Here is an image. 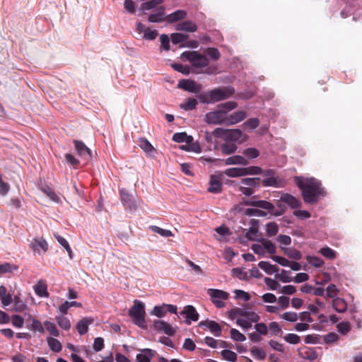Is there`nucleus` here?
Instances as JSON below:
<instances>
[{"label":"nucleus","mask_w":362,"mask_h":362,"mask_svg":"<svg viewBox=\"0 0 362 362\" xmlns=\"http://www.w3.org/2000/svg\"><path fill=\"white\" fill-rule=\"evenodd\" d=\"M247 117L245 111L239 110L226 117V125H233L243 121Z\"/></svg>","instance_id":"obj_18"},{"label":"nucleus","mask_w":362,"mask_h":362,"mask_svg":"<svg viewBox=\"0 0 362 362\" xmlns=\"http://www.w3.org/2000/svg\"><path fill=\"white\" fill-rule=\"evenodd\" d=\"M295 182L301 191L303 201L307 204H313L326 195L321 182L315 177H295Z\"/></svg>","instance_id":"obj_1"},{"label":"nucleus","mask_w":362,"mask_h":362,"mask_svg":"<svg viewBox=\"0 0 362 362\" xmlns=\"http://www.w3.org/2000/svg\"><path fill=\"white\" fill-rule=\"evenodd\" d=\"M151 23H161L166 21V15L163 6H160L155 13H151L148 17Z\"/></svg>","instance_id":"obj_21"},{"label":"nucleus","mask_w":362,"mask_h":362,"mask_svg":"<svg viewBox=\"0 0 362 362\" xmlns=\"http://www.w3.org/2000/svg\"><path fill=\"white\" fill-rule=\"evenodd\" d=\"M245 175H257L262 173V169L259 166L245 167Z\"/></svg>","instance_id":"obj_62"},{"label":"nucleus","mask_w":362,"mask_h":362,"mask_svg":"<svg viewBox=\"0 0 362 362\" xmlns=\"http://www.w3.org/2000/svg\"><path fill=\"white\" fill-rule=\"evenodd\" d=\"M198 101L194 98H187L183 103L180 105V107L185 111H190L196 109Z\"/></svg>","instance_id":"obj_35"},{"label":"nucleus","mask_w":362,"mask_h":362,"mask_svg":"<svg viewBox=\"0 0 362 362\" xmlns=\"http://www.w3.org/2000/svg\"><path fill=\"white\" fill-rule=\"evenodd\" d=\"M332 308L336 312L343 313L347 310V303L341 298H335L332 300Z\"/></svg>","instance_id":"obj_25"},{"label":"nucleus","mask_w":362,"mask_h":362,"mask_svg":"<svg viewBox=\"0 0 362 362\" xmlns=\"http://www.w3.org/2000/svg\"><path fill=\"white\" fill-rule=\"evenodd\" d=\"M14 303V310L17 312H23L26 308L25 303L20 298L19 296H15L13 298Z\"/></svg>","instance_id":"obj_55"},{"label":"nucleus","mask_w":362,"mask_h":362,"mask_svg":"<svg viewBox=\"0 0 362 362\" xmlns=\"http://www.w3.org/2000/svg\"><path fill=\"white\" fill-rule=\"evenodd\" d=\"M262 185L264 187H279L278 179L275 176L264 179L262 180Z\"/></svg>","instance_id":"obj_64"},{"label":"nucleus","mask_w":362,"mask_h":362,"mask_svg":"<svg viewBox=\"0 0 362 362\" xmlns=\"http://www.w3.org/2000/svg\"><path fill=\"white\" fill-rule=\"evenodd\" d=\"M163 3V0H150L141 4V8L144 10H151L156 8L158 5Z\"/></svg>","instance_id":"obj_57"},{"label":"nucleus","mask_w":362,"mask_h":362,"mask_svg":"<svg viewBox=\"0 0 362 362\" xmlns=\"http://www.w3.org/2000/svg\"><path fill=\"white\" fill-rule=\"evenodd\" d=\"M177 87L189 93L198 94L201 92L202 86L194 81L189 79H182L179 81Z\"/></svg>","instance_id":"obj_9"},{"label":"nucleus","mask_w":362,"mask_h":362,"mask_svg":"<svg viewBox=\"0 0 362 362\" xmlns=\"http://www.w3.org/2000/svg\"><path fill=\"white\" fill-rule=\"evenodd\" d=\"M181 150L188 151V152H194V153H200L202 151L201 147L198 142H194V140L189 143H185L184 145H181L180 146Z\"/></svg>","instance_id":"obj_31"},{"label":"nucleus","mask_w":362,"mask_h":362,"mask_svg":"<svg viewBox=\"0 0 362 362\" xmlns=\"http://www.w3.org/2000/svg\"><path fill=\"white\" fill-rule=\"evenodd\" d=\"M214 134L216 137L223 138L228 142H238L241 144L245 141L243 132L239 129H226L218 127L214 130Z\"/></svg>","instance_id":"obj_5"},{"label":"nucleus","mask_w":362,"mask_h":362,"mask_svg":"<svg viewBox=\"0 0 362 362\" xmlns=\"http://www.w3.org/2000/svg\"><path fill=\"white\" fill-rule=\"evenodd\" d=\"M284 251L285 255H287L289 258L296 260H300L302 258L301 252L295 248L286 247L284 249Z\"/></svg>","instance_id":"obj_39"},{"label":"nucleus","mask_w":362,"mask_h":362,"mask_svg":"<svg viewBox=\"0 0 362 362\" xmlns=\"http://www.w3.org/2000/svg\"><path fill=\"white\" fill-rule=\"evenodd\" d=\"M119 194L122 204L126 209L133 211L137 209L135 201L132 199V195L128 193L127 189H122Z\"/></svg>","instance_id":"obj_10"},{"label":"nucleus","mask_w":362,"mask_h":362,"mask_svg":"<svg viewBox=\"0 0 362 362\" xmlns=\"http://www.w3.org/2000/svg\"><path fill=\"white\" fill-rule=\"evenodd\" d=\"M319 252L326 259H334L337 257V252L333 249L329 247H322Z\"/></svg>","instance_id":"obj_40"},{"label":"nucleus","mask_w":362,"mask_h":362,"mask_svg":"<svg viewBox=\"0 0 362 362\" xmlns=\"http://www.w3.org/2000/svg\"><path fill=\"white\" fill-rule=\"evenodd\" d=\"M153 327L154 329L159 333L163 332L164 334H167L168 336H173L175 333V329L168 322L156 320L153 322Z\"/></svg>","instance_id":"obj_11"},{"label":"nucleus","mask_w":362,"mask_h":362,"mask_svg":"<svg viewBox=\"0 0 362 362\" xmlns=\"http://www.w3.org/2000/svg\"><path fill=\"white\" fill-rule=\"evenodd\" d=\"M238 107V103L235 101H228L218 105L221 111L226 112V115L230 110L235 109Z\"/></svg>","instance_id":"obj_44"},{"label":"nucleus","mask_w":362,"mask_h":362,"mask_svg":"<svg viewBox=\"0 0 362 362\" xmlns=\"http://www.w3.org/2000/svg\"><path fill=\"white\" fill-rule=\"evenodd\" d=\"M225 163L226 165H247L249 162L248 160L243 156L235 155L230 157H228L226 159Z\"/></svg>","instance_id":"obj_28"},{"label":"nucleus","mask_w":362,"mask_h":362,"mask_svg":"<svg viewBox=\"0 0 362 362\" xmlns=\"http://www.w3.org/2000/svg\"><path fill=\"white\" fill-rule=\"evenodd\" d=\"M252 356L257 360H264L267 357V353L262 349L253 346L250 349Z\"/></svg>","instance_id":"obj_37"},{"label":"nucleus","mask_w":362,"mask_h":362,"mask_svg":"<svg viewBox=\"0 0 362 362\" xmlns=\"http://www.w3.org/2000/svg\"><path fill=\"white\" fill-rule=\"evenodd\" d=\"M207 294L210 296L211 302L217 308H224L226 306L224 301L228 300L230 296L228 292L216 288H209Z\"/></svg>","instance_id":"obj_6"},{"label":"nucleus","mask_w":362,"mask_h":362,"mask_svg":"<svg viewBox=\"0 0 362 362\" xmlns=\"http://www.w3.org/2000/svg\"><path fill=\"white\" fill-rule=\"evenodd\" d=\"M176 30L179 31L194 33L197 31V26L195 23L190 21H186L178 23L176 26Z\"/></svg>","instance_id":"obj_24"},{"label":"nucleus","mask_w":362,"mask_h":362,"mask_svg":"<svg viewBox=\"0 0 362 362\" xmlns=\"http://www.w3.org/2000/svg\"><path fill=\"white\" fill-rule=\"evenodd\" d=\"M284 339L286 342L290 344H298L300 342V337L296 334L293 333L286 334L284 337Z\"/></svg>","instance_id":"obj_54"},{"label":"nucleus","mask_w":362,"mask_h":362,"mask_svg":"<svg viewBox=\"0 0 362 362\" xmlns=\"http://www.w3.org/2000/svg\"><path fill=\"white\" fill-rule=\"evenodd\" d=\"M243 153L250 159H254L259 156V151L255 148H247L243 150Z\"/></svg>","instance_id":"obj_60"},{"label":"nucleus","mask_w":362,"mask_h":362,"mask_svg":"<svg viewBox=\"0 0 362 362\" xmlns=\"http://www.w3.org/2000/svg\"><path fill=\"white\" fill-rule=\"evenodd\" d=\"M171 66L174 70L184 75H189L190 74V67L188 65H184L180 63H174L172 64Z\"/></svg>","instance_id":"obj_49"},{"label":"nucleus","mask_w":362,"mask_h":362,"mask_svg":"<svg viewBox=\"0 0 362 362\" xmlns=\"http://www.w3.org/2000/svg\"><path fill=\"white\" fill-rule=\"evenodd\" d=\"M258 267L269 275H272L279 271V268L276 265H273L269 262L266 261L259 262L258 263Z\"/></svg>","instance_id":"obj_29"},{"label":"nucleus","mask_w":362,"mask_h":362,"mask_svg":"<svg viewBox=\"0 0 362 362\" xmlns=\"http://www.w3.org/2000/svg\"><path fill=\"white\" fill-rule=\"evenodd\" d=\"M222 187V182L215 175H211L209 181V187L207 189L208 192L213 194H218L221 192Z\"/></svg>","instance_id":"obj_23"},{"label":"nucleus","mask_w":362,"mask_h":362,"mask_svg":"<svg viewBox=\"0 0 362 362\" xmlns=\"http://www.w3.org/2000/svg\"><path fill=\"white\" fill-rule=\"evenodd\" d=\"M44 325L46 330L53 337H58L59 336V331L57 326L50 321L46 320L44 322Z\"/></svg>","instance_id":"obj_41"},{"label":"nucleus","mask_w":362,"mask_h":362,"mask_svg":"<svg viewBox=\"0 0 362 362\" xmlns=\"http://www.w3.org/2000/svg\"><path fill=\"white\" fill-rule=\"evenodd\" d=\"M307 261L310 265L316 268H320L325 264L324 261L317 256H308Z\"/></svg>","instance_id":"obj_51"},{"label":"nucleus","mask_w":362,"mask_h":362,"mask_svg":"<svg viewBox=\"0 0 362 362\" xmlns=\"http://www.w3.org/2000/svg\"><path fill=\"white\" fill-rule=\"evenodd\" d=\"M17 269H18V267L16 265L10 264L8 262L0 264V274L11 273L13 271L17 270Z\"/></svg>","instance_id":"obj_50"},{"label":"nucleus","mask_w":362,"mask_h":362,"mask_svg":"<svg viewBox=\"0 0 362 362\" xmlns=\"http://www.w3.org/2000/svg\"><path fill=\"white\" fill-rule=\"evenodd\" d=\"M93 322L92 317H83L76 325V329L80 335L86 334L88 331V326Z\"/></svg>","instance_id":"obj_22"},{"label":"nucleus","mask_w":362,"mask_h":362,"mask_svg":"<svg viewBox=\"0 0 362 362\" xmlns=\"http://www.w3.org/2000/svg\"><path fill=\"white\" fill-rule=\"evenodd\" d=\"M258 242H260L261 244H262L264 252L267 251L268 253L271 255H274L276 253V247L271 240L261 238H259Z\"/></svg>","instance_id":"obj_32"},{"label":"nucleus","mask_w":362,"mask_h":362,"mask_svg":"<svg viewBox=\"0 0 362 362\" xmlns=\"http://www.w3.org/2000/svg\"><path fill=\"white\" fill-rule=\"evenodd\" d=\"M230 334L231 339L235 341L242 342L246 340L245 336L236 329L232 328Z\"/></svg>","instance_id":"obj_56"},{"label":"nucleus","mask_w":362,"mask_h":362,"mask_svg":"<svg viewBox=\"0 0 362 362\" xmlns=\"http://www.w3.org/2000/svg\"><path fill=\"white\" fill-rule=\"evenodd\" d=\"M205 54L213 61H217L221 56L220 52L216 47H209L206 49Z\"/></svg>","instance_id":"obj_52"},{"label":"nucleus","mask_w":362,"mask_h":362,"mask_svg":"<svg viewBox=\"0 0 362 362\" xmlns=\"http://www.w3.org/2000/svg\"><path fill=\"white\" fill-rule=\"evenodd\" d=\"M226 112L219 108L214 111L209 112L205 115V122L211 124H225L226 122Z\"/></svg>","instance_id":"obj_7"},{"label":"nucleus","mask_w":362,"mask_h":362,"mask_svg":"<svg viewBox=\"0 0 362 362\" xmlns=\"http://www.w3.org/2000/svg\"><path fill=\"white\" fill-rule=\"evenodd\" d=\"M173 141L177 143H189L193 141V137L187 135L186 132H178L173 134Z\"/></svg>","instance_id":"obj_30"},{"label":"nucleus","mask_w":362,"mask_h":362,"mask_svg":"<svg viewBox=\"0 0 362 362\" xmlns=\"http://www.w3.org/2000/svg\"><path fill=\"white\" fill-rule=\"evenodd\" d=\"M181 57L189 62L191 66L197 69H202L209 65L207 57L202 54L198 51H185L182 52Z\"/></svg>","instance_id":"obj_4"},{"label":"nucleus","mask_w":362,"mask_h":362,"mask_svg":"<svg viewBox=\"0 0 362 362\" xmlns=\"http://www.w3.org/2000/svg\"><path fill=\"white\" fill-rule=\"evenodd\" d=\"M318 354L317 351L313 348H308V349L303 353V357L310 361H313L317 358Z\"/></svg>","instance_id":"obj_63"},{"label":"nucleus","mask_w":362,"mask_h":362,"mask_svg":"<svg viewBox=\"0 0 362 362\" xmlns=\"http://www.w3.org/2000/svg\"><path fill=\"white\" fill-rule=\"evenodd\" d=\"M225 174L226 176L230 177H238L245 176L244 168H228L225 170Z\"/></svg>","instance_id":"obj_33"},{"label":"nucleus","mask_w":362,"mask_h":362,"mask_svg":"<svg viewBox=\"0 0 362 362\" xmlns=\"http://www.w3.org/2000/svg\"><path fill=\"white\" fill-rule=\"evenodd\" d=\"M30 248L38 255L44 254L48 250L47 242L42 237L34 238L29 244Z\"/></svg>","instance_id":"obj_8"},{"label":"nucleus","mask_w":362,"mask_h":362,"mask_svg":"<svg viewBox=\"0 0 362 362\" xmlns=\"http://www.w3.org/2000/svg\"><path fill=\"white\" fill-rule=\"evenodd\" d=\"M261 179L259 177H245L242 178L240 181V182H238L236 181H231L232 185L233 186H238V185H243L247 187H250L252 189L254 188H259L260 187V182Z\"/></svg>","instance_id":"obj_16"},{"label":"nucleus","mask_w":362,"mask_h":362,"mask_svg":"<svg viewBox=\"0 0 362 362\" xmlns=\"http://www.w3.org/2000/svg\"><path fill=\"white\" fill-rule=\"evenodd\" d=\"M149 229L153 233H158L164 238H169L173 235L171 230L163 229L156 226H150Z\"/></svg>","instance_id":"obj_42"},{"label":"nucleus","mask_w":362,"mask_h":362,"mask_svg":"<svg viewBox=\"0 0 362 362\" xmlns=\"http://www.w3.org/2000/svg\"><path fill=\"white\" fill-rule=\"evenodd\" d=\"M271 331V335L277 336L283 333L281 328L276 322H272L268 325V330Z\"/></svg>","instance_id":"obj_58"},{"label":"nucleus","mask_w":362,"mask_h":362,"mask_svg":"<svg viewBox=\"0 0 362 362\" xmlns=\"http://www.w3.org/2000/svg\"><path fill=\"white\" fill-rule=\"evenodd\" d=\"M242 315L246 317V318L252 323L257 322L259 320L260 317L259 315L253 311H244L241 313Z\"/></svg>","instance_id":"obj_61"},{"label":"nucleus","mask_w":362,"mask_h":362,"mask_svg":"<svg viewBox=\"0 0 362 362\" xmlns=\"http://www.w3.org/2000/svg\"><path fill=\"white\" fill-rule=\"evenodd\" d=\"M246 206H255L260 209L272 211L274 209V206L272 203L266 200H247L244 202Z\"/></svg>","instance_id":"obj_17"},{"label":"nucleus","mask_w":362,"mask_h":362,"mask_svg":"<svg viewBox=\"0 0 362 362\" xmlns=\"http://www.w3.org/2000/svg\"><path fill=\"white\" fill-rule=\"evenodd\" d=\"M237 148L238 147L235 143L226 141V144H223L221 146V150L223 154L230 155L236 151Z\"/></svg>","instance_id":"obj_36"},{"label":"nucleus","mask_w":362,"mask_h":362,"mask_svg":"<svg viewBox=\"0 0 362 362\" xmlns=\"http://www.w3.org/2000/svg\"><path fill=\"white\" fill-rule=\"evenodd\" d=\"M278 232L279 227L275 222H269L266 225V233L269 237L276 235Z\"/></svg>","instance_id":"obj_46"},{"label":"nucleus","mask_w":362,"mask_h":362,"mask_svg":"<svg viewBox=\"0 0 362 362\" xmlns=\"http://www.w3.org/2000/svg\"><path fill=\"white\" fill-rule=\"evenodd\" d=\"M139 146L147 153H151L154 151L153 146L145 138H141L139 141Z\"/></svg>","instance_id":"obj_53"},{"label":"nucleus","mask_w":362,"mask_h":362,"mask_svg":"<svg viewBox=\"0 0 362 362\" xmlns=\"http://www.w3.org/2000/svg\"><path fill=\"white\" fill-rule=\"evenodd\" d=\"M280 201L286 204L291 209H298L301 206V202L288 193H284L280 197Z\"/></svg>","instance_id":"obj_15"},{"label":"nucleus","mask_w":362,"mask_h":362,"mask_svg":"<svg viewBox=\"0 0 362 362\" xmlns=\"http://www.w3.org/2000/svg\"><path fill=\"white\" fill-rule=\"evenodd\" d=\"M232 274L240 280L247 281L249 279L247 272L239 267L233 268L232 269Z\"/></svg>","instance_id":"obj_47"},{"label":"nucleus","mask_w":362,"mask_h":362,"mask_svg":"<svg viewBox=\"0 0 362 362\" xmlns=\"http://www.w3.org/2000/svg\"><path fill=\"white\" fill-rule=\"evenodd\" d=\"M235 93L232 86H223L198 95L199 101L203 104H214L230 98Z\"/></svg>","instance_id":"obj_2"},{"label":"nucleus","mask_w":362,"mask_h":362,"mask_svg":"<svg viewBox=\"0 0 362 362\" xmlns=\"http://www.w3.org/2000/svg\"><path fill=\"white\" fill-rule=\"evenodd\" d=\"M35 294L40 298H48L49 296L47 291V284L45 280H39L33 286Z\"/></svg>","instance_id":"obj_19"},{"label":"nucleus","mask_w":362,"mask_h":362,"mask_svg":"<svg viewBox=\"0 0 362 362\" xmlns=\"http://www.w3.org/2000/svg\"><path fill=\"white\" fill-rule=\"evenodd\" d=\"M41 189L43 193L45 194L51 200L57 203L60 201V198L57 195V194L51 187L46 186L42 187Z\"/></svg>","instance_id":"obj_48"},{"label":"nucleus","mask_w":362,"mask_h":362,"mask_svg":"<svg viewBox=\"0 0 362 362\" xmlns=\"http://www.w3.org/2000/svg\"><path fill=\"white\" fill-rule=\"evenodd\" d=\"M221 355L224 360L230 362H235L238 358L237 354L234 351L228 349L222 350Z\"/></svg>","instance_id":"obj_43"},{"label":"nucleus","mask_w":362,"mask_h":362,"mask_svg":"<svg viewBox=\"0 0 362 362\" xmlns=\"http://www.w3.org/2000/svg\"><path fill=\"white\" fill-rule=\"evenodd\" d=\"M180 314L185 316V321L187 324H190L191 321L196 322L199 320V313L192 305L185 306Z\"/></svg>","instance_id":"obj_13"},{"label":"nucleus","mask_w":362,"mask_h":362,"mask_svg":"<svg viewBox=\"0 0 362 362\" xmlns=\"http://www.w3.org/2000/svg\"><path fill=\"white\" fill-rule=\"evenodd\" d=\"M280 317L286 321L295 322L298 319V315L295 312H286L281 315Z\"/></svg>","instance_id":"obj_59"},{"label":"nucleus","mask_w":362,"mask_h":362,"mask_svg":"<svg viewBox=\"0 0 362 362\" xmlns=\"http://www.w3.org/2000/svg\"><path fill=\"white\" fill-rule=\"evenodd\" d=\"M151 315H155L159 318L163 317L166 315L165 303L161 305H156L151 312Z\"/></svg>","instance_id":"obj_45"},{"label":"nucleus","mask_w":362,"mask_h":362,"mask_svg":"<svg viewBox=\"0 0 362 362\" xmlns=\"http://www.w3.org/2000/svg\"><path fill=\"white\" fill-rule=\"evenodd\" d=\"M156 354L153 349H144L136 355V362H151Z\"/></svg>","instance_id":"obj_20"},{"label":"nucleus","mask_w":362,"mask_h":362,"mask_svg":"<svg viewBox=\"0 0 362 362\" xmlns=\"http://www.w3.org/2000/svg\"><path fill=\"white\" fill-rule=\"evenodd\" d=\"M76 151L78 155L84 159L88 160L92 157L91 151L86 145L81 141H74Z\"/></svg>","instance_id":"obj_12"},{"label":"nucleus","mask_w":362,"mask_h":362,"mask_svg":"<svg viewBox=\"0 0 362 362\" xmlns=\"http://www.w3.org/2000/svg\"><path fill=\"white\" fill-rule=\"evenodd\" d=\"M188 37L189 36L187 35L180 33H172L170 35V40L174 45L185 43Z\"/></svg>","instance_id":"obj_38"},{"label":"nucleus","mask_w":362,"mask_h":362,"mask_svg":"<svg viewBox=\"0 0 362 362\" xmlns=\"http://www.w3.org/2000/svg\"><path fill=\"white\" fill-rule=\"evenodd\" d=\"M47 341L49 349L52 351L59 353L62 351V346L61 342L58 339L52 337H49L47 338Z\"/></svg>","instance_id":"obj_34"},{"label":"nucleus","mask_w":362,"mask_h":362,"mask_svg":"<svg viewBox=\"0 0 362 362\" xmlns=\"http://www.w3.org/2000/svg\"><path fill=\"white\" fill-rule=\"evenodd\" d=\"M59 327L63 330L68 331L71 327V321L66 315H57L54 318Z\"/></svg>","instance_id":"obj_27"},{"label":"nucleus","mask_w":362,"mask_h":362,"mask_svg":"<svg viewBox=\"0 0 362 362\" xmlns=\"http://www.w3.org/2000/svg\"><path fill=\"white\" fill-rule=\"evenodd\" d=\"M199 327H206L210 332L215 337H220L221 335V327L220 325L214 320L202 321L199 323Z\"/></svg>","instance_id":"obj_14"},{"label":"nucleus","mask_w":362,"mask_h":362,"mask_svg":"<svg viewBox=\"0 0 362 362\" xmlns=\"http://www.w3.org/2000/svg\"><path fill=\"white\" fill-rule=\"evenodd\" d=\"M187 16V13L184 10H177L173 13L166 15V21L169 23H175L178 21L184 19Z\"/></svg>","instance_id":"obj_26"},{"label":"nucleus","mask_w":362,"mask_h":362,"mask_svg":"<svg viewBox=\"0 0 362 362\" xmlns=\"http://www.w3.org/2000/svg\"><path fill=\"white\" fill-rule=\"evenodd\" d=\"M129 315L136 325L142 329L146 328L145 304L142 301L134 300V305L129 310Z\"/></svg>","instance_id":"obj_3"}]
</instances>
